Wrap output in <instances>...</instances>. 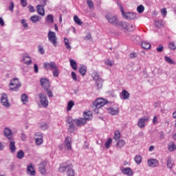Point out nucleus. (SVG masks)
Returning a JSON list of instances; mask_svg holds the SVG:
<instances>
[{"instance_id": "nucleus-15", "label": "nucleus", "mask_w": 176, "mask_h": 176, "mask_svg": "<svg viewBox=\"0 0 176 176\" xmlns=\"http://www.w3.org/2000/svg\"><path fill=\"white\" fill-rule=\"evenodd\" d=\"M34 140L36 145H41L43 142V136L41 133H36L34 136Z\"/></svg>"}, {"instance_id": "nucleus-31", "label": "nucleus", "mask_w": 176, "mask_h": 176, "mask_svg": "<svg viewBox=\"0 0 176 176\" xmlns=\"http://www.w3.org/2000/svg\"><path fill=\"white\" fill-rule=\"evenodd\" d=\"M10 149L12 153H14V152H16V145L14 142H10Z\"/></svg>"}, {"instance_id": "nucleus-45", "label": "nucleus", "mask_w": 176, "mask_h": 176, "mask_svg": "<svg viewBox=\"0 0 176 176\" xmlns=\"http://www.w3.org/2000/svg\"><path fill=\"white\" fill-rule=\"evenodd\" d=\"M134 30H135V26L133 24L128 23V28L126 31L133 32Z\"/></svg>"}, {"instance_id": "nucleus-63", "label": "nucleus", "mask_w": 176, "mask_h": 176, "mask_svg": "<svg viewBox=\"0 0 176 176\" xmlns=\"http://www.w3.org/2000/svg\"><path fill=\"white\" fill-rule=\"evenodd\" d=\"M153 124H157V116H154L153 120Z\"/></svg>"}, {"instance_id": "nucleus-61", "label": "nucleus", "mask_w": 176, "mask_h": 176, "mask_svg": "<svg viewBox=\"0 0 176 176\" xmlns=\"http://www.w3.org/2000/svg\"><path fill=\"white\" fill-rule=\"evenodd\" d=\"M38 52L39 53H41V54H43V47L38 45Z\"/></svg>"}, {"instance_id": "nucleus-64", "label": "nucleus", "mask_w": 176, "mask_h": 176, "mask_svg": "<svg viewBox=\"0 0 176 176\" xmlns=\"http://www.w3.org/2000/svg\"><path fill=\"white\" fill-rule=\"evenodd\" d=\"M40 83H41V86L43 87V85H45V78H41Z\"/></svg>"}, {"instance_id": "nucleus-9", "label": "nucleus", "mask_w": 176, "mask_h": 176, "mask_svg": "<svg viewBox=\"0 0 176 176\" xmlns=\"http://www.w3.org/2000/svg\"><path fill=\"white\" fill-rule=\"evenodd\" d=\"M74 122L77 127H82V126H85V124L87 123L86 119H84L83 118L75 119Z\"/></svg>"}, {"instance_id": "nucleus-47", "label": "nucleus", "mask_w": 176, "mask_h": 176, "mask_svg": "<svg viewBox=\"0 0 176 176\" xmlns=\"http://www.w3.org/2000/svg\"><path fill=\"white\" fill-rule=\"evenodd\" d=\"M52 74H53V76H54L55 78H58V75H60V72L58 71V68L54 69Z\"/></svg>"}, {"instance_id": "nucleus-6", "label": "nucleus", "mask_w": 176, "mask_h": 176, "mask_svg": "<svg viewBox=\"0 0 176 176\" xmlns=\"http://www.w3.org/2000/svg\"><path fill=\"white\" fill-rule=\"evenodd\" d=\"M45 85L47 96L50 98L54 97L53 91H52V89H50V81H49L47 78H45Z\"/></svg>"}, {"instance_id": "nucleus-55", "label": "nucleus", "mask_w": 176, "mask_h": 176, "mask_svg": "<svg viewBox=\"0 0 176 176\" xmlns=\"http://www.w3.org/2000/svg\"><path fill=\"white\" fill-rule=\"evenodd\" d=\"M13 9H14V3H13V1H12L10 3L9 10H10V12H13Z\"/></svg>"}, {"instance_id": "nucleus-3", "label": "nucleus", "mask_w": 176, "mask_h": 176, "mask_svg": "<svg viewBox=\"0 0 176 176\" xmlns=\"http://www.w3.org/2000/svg\"><path fill=\"white\" fill-rule=\"evenodd\" d=\"M10 89L16 91L17 89L21 87V83L19 81V78H13L10 82Z\"/></svg>"}, {"instance_id": "nucleus-8", "label": "nucleus", "mask_w": 176, "mask_h": 176, "mask_svg": "<svg viewBox=\"0 0 176 176\" xmlns=\"http://www.w3.org/2000/svg\"><path fill=\"white\" fill-rule=\"evenodd\" d=\"M1 102L3 107H6V108H9V107H10L9 100L8 99V95L6 94H1Z\"/></svg>"}, {"instance_id": "nucleus-19", "label": "nucleus", "mask_w": 176, "mask_h": 176, "mask_svg": "<svg viewBox=\"0 0 176 176\" xmlns=\"http://www.w3.org/2000/svg\"><path fill=\"white\" fill-rule=\"evenodd\" d=\"M116 25H118V27H122L123 30H126L127 31L129 23H127V22L118 21V22H117L116 23Z\"/></svg>"}, {"instance_id": "nucleus-20", "label": "nucleus", "mask_w": 176, "mask_h": 176, "mask_svg": "<svg viewBox=\"0 0 176 176\" xmlns=\"http://www.w3.org/2000/svg\"><path fill=\"white\" fill-rule=\"evenodd\" d=\"M67 123L69 124L68 128L69 133H74V131H75V124L72 123V120L69 118L67 120Z\"/></svg>"}, {"instance_id": "nucleus-7", "label": "nucleus", "mask_w": 176, "mask_h": 176, "mask_svg": "<svg viewBox=\"0 0 176 176\" xmlns=\"http://www.w3.org/2000/svg\"><path fill=\"white\" fill-rule=\"evenodd\" d=\"M148 122H149V117L146 116L139 119L138 126L140 129H144V127H145V123H148Z\"/></svg>"}, {"instance_id": "nucleus-30", "label": "nucleus", "mask_w": 176, "mask_h": 176, "mask_svg": "<svg viewBox=\"0 0 176 176\" xmlns=\"http://www.w3.org/2000/svg\"><path fill=\"white\" fill-rule=\"evenodd\" d=\"M23 63H25V64H26L27 65H30L32 61L31 60V58L30 56H25L23 58Z\"/></svg>"}, {"instance_id": "nucleus-21", "label": "nucleus", "mask_w": 176, "mask_h": 176, "mask_svg": "<svg viewBox=\"0 0 176 176\" xmlns=\"http://www.w3.org/2000/svg\"><path fill=\"white\" fill-rule=\"evenodd\" d=\"M67 168H69V170L72 168V164H64L63 166H62L59 168V171H60V173H64V171H65V170H67Z\"/></svg>"}, {"instance_id": "nucleus-54", "label": "nucleus", "mask_w": 176, "mask_h": 176, "mask_svg": "<svg viewBox=\"0 0 176 176\" xmlns=\"http://www.w3.org/2000/svg\"><path fill=\"white\" fill-rule=\"evenodd\" d=\"M21 5L23 8H25L28 5L27 0H21Z\"/></svg>"}, {"instance_id": "nucleus-35", "label": "nucleus", "mask_w": 176, "mask_h": 176, "mask_svg": "<svg viewBox=\"0 0 176 176\" xmlns=\"http://www.w3.org/2000/svg\"><path fill=\"white\" fill-rule=\"evenodd\" d=\"M173 166H174V162H173L171 158H168V160H167V167L168 168H173Z\"/></svg>"}, {"instance_id": "nucleus-37", "label": "nucleus", "mask_w": 176, "mask_h": 176, "mask_svg": "<svg viewBox=\"0 0 176 176\" xmlns=\"http://www.w3.org/2000/svg\"><path fill=\"white\" fill-rule=\"evenodd\" d=\"M74 105H75V102H74L72 100H70L67 104V111H71Z\"/></svg>"}, {"instance_id": "nucleus-59", "label": "nucleus", "mask_w": 176, "mask_h": 176, "mask_svg": "<svg viewBox=\"0 0 176 176\" xmlns=\"http://www.w3.org/2000/svg\"><path fill=\"white\" fill-rule=\"evenodd\" d=\"M109 113L112 116L118 115L119 113V111H109Z\"/></svg>"}, {"instance_id": "nucleus-46", "label": "nucleus", "mask_w": 176, "mask_h": 176, "mask_svg": "<svg viewBox=\"0 0 176 176\" xmlns=\"http://www.w3.org/2000/svg\"><path fill=\"white\" fill-rule=\"evenodd\" d=\"M87 5L89 6V9H94V3L91 0H87Z\"/></svg>"}, {"instance_id": "nucleus-62", "label": "nucleus", "mask_w": 176, "mask_h": 176, "mask_svg": "<svg viewBox=\"0 0 176 176\" xmlns=\"http://www.w3.org/2000/svg\"><path fill=\"white\" fill-rule=\"evenodd\" d=\"M129 57L130 58H135V57H137V55L135 54V53H131L129 54Z\"/></svg>"}, {"instance_id": "nucleus-16", "label": "nucleus", "mask_w": 176, "mask_h": 176, "mask_svg": "<svg viewBox=\"0 0 176 176\" xmlns=\"http://www.w3.org/2000/svg\"><path fill=\"white\" fill-rule=\"evenodd\" d=\"M4 135L8 140H12V138H13V133H12V131L9 129V128L4 129Z\"/></svg>"}, {"instance_id": "nucleus-24", "label": "nucleus", "mask_w": 176, "mask_h": 176, "mask_svg": "<svg viewBox=\"0 0 176 176\" xmlns=\"http://www.w3.org/2000/svg\"><path fill=\"white\" fill-rule=\"evenodd\" d=\"M121 96L123 100H129L130 98V94L126 89L122 90Z\"/></svg>"}, {"instance_id": "nucleus-23", "label": "nucleus", "mask_w": 176, "mask_h": 176, "mask_svg": "<svg viewBox=\"0 0 176 176\" xmlns=\"http://www.w3.org/2000/svg\"><path fill=\"white\" fill-rule=\"evenodd\" d=\"M79 72L82 76H85L86 75V72H87V67L85 65H80L79 67Z\"/></svg>"}, {"instance_id": "nucleus-49", "label": "nucleus", "mask_w": 176, "mask_h": 176, "mask_svg": "<svg viewBox=\"0 0 176 176\" xmlns=\"http://www.w3.org/2000/svg\"><path fill=\"white\" fill-rule=\"evenodd\" d=\"M155 24L156 27H158V28L163 27V21L162 20L155 21Z\"/></svg>"}, {"instance_id": "nucleus-25", "label": "nucleus", "mask_w": 176, "mask_h": 176, "mask_svg": "<svg viewBox=\"0 0 176 176\" xmlns=\"http://www.w3.org/2000/svg\"><path fill=\"white\" fill-rule=\"evenodd\" d=\"M126 145V142L124 140H119L116 144V148H123Z\"/></svg>"}, {"instance_id": "nucleus-27", "label": "nucleus", "mask_w": 176, "mask_h": 176, "mask_svg": "<svg viewBox=\"0 0 176 176\" xmlns=\"http://www.w3.org/2000/svg\"><path fill=\"white\" fill-rule=\"evenodd\" d=\"M70 65L74 71H76L78 69V64L76 63V61L74 59H70Z\"/></svg>"}, {"instance_id": "nucleus-51", "label": "nucleus", "mask_w": 176, "mask_h": 176, "mask_svg": "<svg viewBox=\"0 0 176 176\" xmlns=\"http://www.w3.org/2000/svg\"><path fill=\"white\" fill-rule=\"evenodd\" d=\"M47 21H48V23H53V15L52 14H49L47 16Z\"/></svg>"}, {"instance_id": "nucleus-40", "label": "nucleus", "mask_w": 176, "mask_h": 176, "mask_svg": "<svg viewBox=\"0 0 176 176\" xmlns=\"http://www.w3.org/2000/svg\"><path fill=\"white\" fill-rule=\"evenodd\" d=\"M104 64H106V65H109V67H112L115 64V62L113 60H111L110 59H107Z\"/></svg>"}, {"instance_id": "nucleus-29", "label": "nucleus", "mask_w": 176, "mask_h": 176, "mask_svg": "<svg viewBox=\"0 0 176 176\" xmlns=\"http://www.w3.org/2000/svg\"><path fill=\"white\" fill-rule=\"evenodd\" d=\"M74 23H76V24H77L78 25H82V24H83V22H82L80 19H79V16H78L77 15H75L74 16Z\"/></svg>"}, {"instance_id": "nucleus-44", "label": "nucleus", "mask_w": 176, "mask_h": 176, "mask_svg": "<svg viewBox=\"0 0 176 176\" xmlns=\"http://www.w3.org/2000/svg\"><path fill=\"white\" fill-rule=\"evenodd\" d=\"M120 138V132L119 131H116L114 133V140L118 141Z\"/></svg>"}, {"instance_id": "nucleus-39", "label": "nucleus", "mask_w": 176, "mask_h": 176, "mask_svg": "<svg viewBox=\"0 0 176 176\" xmlns=\"http://www.w3.org/2000/svg\"><path fill=\"white\" fill-rule=\"evenodd\" d=\"M30 20L32 23H36L39 21V16L38 15H33L30 17Z\"/></svg>"}, {"instance_id": "nucleus-28", "label": "nucleus", "mask_w": 176, "mask_h": 176, "mask_svg": "<svg viewBox=\"0 0 176 176\" xmlns=\"http://www.w3.org/2000/svg\"><path fill=\"white\" fill-rule=\"evenodd\" d=\"M21 100L23 102V104H27L28 102V96L27 94H23L21 95Z\"/></svg>"}, {"instance_id": "nucleus-33", "label": "nucleus", "mask_w": 176, "mask_h": 176, "mask_svg": "<svg viewBox=\"0 0 176 176\" xmlns=\"http://www.w3.org/2000/svg\"><path fill=\"white\" fill-rule=\"evenodd\" d=\"M134 160L137 164H140L141 162H142V157L140 155H135Z\"/></svg>"}, {"instance_id": "nucleus-57", "label": "nucleus", "mask_w": 176, "mask_h": 176, "mask_svg": "<svg viewBox=\"0 0 176 176\" xmlns=\"http://www.w3.org/2000/svg\"><path fill=\"white\" fill-rule=\"evenodd\" d=\"M21 23H22V25H23L25 28H28V24H27L25 19H22Z\"/></svg>"}, {"instance_id": "nucleus-50", "label": "nucleus", "mask_w": 176, "mask_h": 176, "mask_svg": "<svg viewBox=\"0 0 176 176\" xmlns=\"http://www.w3.org/2000/svg\"><path fill=\"white\" fill-rule=\"evenodd\" d=\"M38 170L40 173L42 174H45V166H43V164H41L38 166Z\"/></svg>"}, {"instance_id": "nucleus-34", "label": "nucleus", "mask_w": 176, "mask_h": 176, "mask_svg": "<svg viewBox=\"0 0 176 176\" xmlns=\"http://www.w3.org/2000/svg\"><path fill=\"white\" fill-rule=\"evenodd\" d=\"M39 98L41 105L45 107V94H39Z\"/></svg>"}, {"instance_id": "nucleus-42", "label": "nucleus", "mask_w": 176, "mask_h": 176, "mask_svg": "<svg viewBox=\"0 0 176 176\" xmlns=\"http://www.w3.org/2000/svg\"><path fill=\"white\" fill-rule=\"evenodd\" d=\"M67 176H75V170H74V169H72V168L68 169L67 171Z\"/></svg>"}, {"instance_id": "nucleus-38", "label": "nucleus", "mask_w": 176, "mask_h": 176, "mask_svg": "<svg viewBox=\"0 0 176 176\" xmlns=\"http://www.w3.org/2000/svg\"><path fill=\"white\" fill-rule=\"evenodd\" d=\"M111 144H112V138H110L105 142V148H107V149H109Z\"/></svg>"}, {"instance_id": "nucleus-5", "label": "nucleus", "mask_w": 176, "mask_h": 176, "mask_svg": "<svg viewBox=\"0 0 176 176\" xmlns=\"http://www.w3.org/2000/svg\"><path fill=\"white\" fill-rule=\"evenodd\" d=\"M107 20L108 21L110 24H115L116 25L117 23H119V21L118 20V17L115 15H113L111 14H107L105 16Z\"/></svg>"}, {"instance_id": "nucleus-26", "label": "nucleus", "mask_w": 176, "mask_h": 176, "mask_svg": "<svg viewBox=\"0 0 176 176\" xmlns=\"http://www.w3.org/2000/svg\"><path fill=\"white\" fill-rule=\"evenodd\" d=\"M63 42L65 43L66 49H67L68 50H71L72 47L71 45L69 44V40L67 38L65 37L63 38Z\"/></svg>"}, {"instance_id": "nucleus-18", "label": "nucleus", "mask_w": 176, "mask_h": 176, "mask_svg": "<svg viewBox=\"0 0 176 176\" xmlns=\"http://www.w3.org/2000/svg\"><path fill=\"white\" fill-rule=\"evenodd\" d=\"M45 67L46 69H56L57 65H56V63L54 62H51L50 63H45Z\"/></svg>"}, {"instance_id": "nucleus-12", "label": "nucleus", "mask_w": 176, "mask_h": 176, "mask_svg": "<svg viewBox=\"0 0 176 176\" xmlns=\"http://www.w3.org/2000/svg\"><path fill=\"white\" fill-rule=\"evenodd\" d=\"M120 170L124 175L133 176V170L131 168H120Z\"/></svg>"}, {"instance_id": "nucleus-10", "label": "nucleus", "mask_w": 176, "mask_h": 176, "mask_svg": "<svg viewBox=\"0 0 176 176\" xmlns=\"http://www.w3.org/2000/svg\"><path fill=\"white\" fill-rule=\"evenodd\" d=\"M27 174L31 176L36 175V172L35 171V168H34V166L32 165V164H30L29 165H28Z\"/></svg>"}, {"instance_id": "nucleus-43", "label": "nucleus", "mask_w": 176, "mask_h": 176, "mask_svg": "<svg viewBox=\"0 0 176 176\" xmlns=\"http://www.w3.org/2000/svg\"><path fill=\"white\" fill-rule=\"evenodd\" d=\"M24 151H19L18 153H17V154H16V157L18 158V159H23V157H24Z\"/></svg>"}, {"instance_id": "nucleus-4", "label": "nucleus", "mask_w": 176, "mask_h": 176, "mask_svg": "<svg viewBox=\"0 0 176 176\" xmlns=\"http://www.w3.org/2000/svg\"><path fill=\"white\" fill-rule=\"evenodd\" d=\"M48 40L56 47L57 46V37L56 36V32L50 31L48 32Z\"/></svg>"}, {"instance_id": "nucleus-53", "label": "nucleus", "mask_w": 176, "mask_h": 176, "mask_svg": "<svg viewBox=\"0 0 176 176\" xmlns=\"http://www.w3.org/2000/svg\"><path fill=\"white\" fill-rule=\"evenodd\" d=\"M72 78L73 80H75L76 82V80H78L76 73H75V72H72Z\"/></svg>"}, {"instance_id": "nucleus-58", "label": "nucleus", "mask_w": 176, "mask_h": 176, "mask_svg": "<svg viewBox=\"0 0 176 176\" xmlns=\"http://www.w3.org/2000/svg\"><path fill=\"white\" fill-rule=\"evenodd\" d=\"M28 9L30 10V12H31V13H34V12H35V8H34V6L30 5L28 6Z\"/></svg>"}, {"instance_id": "nucleus-2", "label": "nucleus", "mask_w": 176, "mask_h": 176, "mask_svg": "<svg viewBox=\"0 0 176 176\" xmlns=\"http://www.w3.org/2000/svg\"><path fill=\"white\" fill-rule=\"evenodd\" d=\"M118 6L120 9L122 15L124 17V19H126V20H133V19H135V14L132 13V12L125 13L124 10L123 9V6H122V4L118 3Z\"/></svg>"}, {"instance_id": "nucleus-60", "label": "nucleus", "mask_w": 176, "mask_h": 176, "mask_svg": "<svg viewBox=\"0 0 176 176\" xmlns=\"http://www.w3.org/2000/svg\"><path fill=\"white\" fill-rule=\"evenodd\" d=\"M164 47L162 45H160L158 48H157V52H163Z\"/></svg>"}, {"instance_id": "nucleus-17", "label": "nucleus", "mask_w": 176, "mask_h": 176, "mask_svg": "<svg viewBox=\"0 0 176 176\" xmlns=\"http://www.w3.org/2000/svg\"><path fill=\"white\" fill-rule=\"evenodd\" d=\"M96 79V86L98 87V89H102V85L104 83V80H102V78L96 76L95 77Z\"/></svg>"}, {"instance_id": "nucleus-48", "label": "nucleus", "mask_w": 176, "mask_h": 176, "mask_svg": "<svg viewBox=\"0 0 176 176\" xmlns=\"http://www.w3.org/2000/svg\"><path fill=\"white\" fill-rule=\"evenodd\" d=\"M137 10H138V13H142L144 12V10H145V8L144 7V6L140 5V6H138Z\"/></svg>"}, {"instance_id": "nucleus-14", "label": "nucleus", "mask_w": 176, "mask_h": 176, "mask_svg": "<svg viewBox=\"0 0 176 176\" xmlns=\"http://www.w3.org/2000/svg\"><path fill=\"white\" fill-rule=\"evenodd\" d=\"M65 146L67 147V148L68 149V151H71V149H72V138H71V137L67 136L65 138Z\"/></svg>"}, {"instance_id": "nucleus-1", "label": "nucleus", "mask_w": 176, "mask_h": 176, "mask_svg": "<svg viewBox=\"0 0 176 176\" xmlns=\"http://www.w3.org/2000/svg\"><path fill=\"white\" fill-rule=\"evenodd\" d=\"M107 104H109V101L102 98H98L94 102L93 107L95 108L96 110L101 109L102 107H105Z\"/></svg>"}, {"instance_id": "nucleus-52", "label": "nucleus", "mask_w": 176, "mask_h": 176, "mask_svg": "<svg viewBox=\"0 0 176 176\" xmlns=\"http://www.w3.org/2000/svg\"><path fill=\"white\" fill-rule=\"evenodd\" d=\"M168 47H169V49H171L172 50H175V49H176V46H175V44H174V43H170L168 44Z\"/></svg>"}, {"instance_id": "nucleus-56", "label": "nucleus", "mask_w": 176, "mask_h": 176, "mask_svg": "<svg viewBox=\"0 0 176 176\" xmlns=\"http://www.w3.org/2000/svg\"><path fill=\"white\" fill-rule=\"evenodd\" d=\"M161 13L163 16H167V9H166V8L162 9Z\"/></svg>"}, {"instance_id": "nucleus-11", "label": "nucleus", "mask_w": 176, "mask_h": 176, "mask_svg": "<svg viewBox=\"0 0 176 176\" xmlns=\"http://www.w3.org/2000/svg\"><path fill=\"white\" fill-rule=\"evenodd\" d=\"M147 164L148 167H157V166H159V160L156 159H149L147 161Z\"/></svg>"}, {"instance_id": "nucleus-41", "label": "nucleus", "mask_w": 176, "mask_h": 176, "mask_svg": "<svg viewBox=\"0 0 176 176\" xmlns=\"http://www.w3.org/2000/svg\"><path fill=\"white\" fill-rule=\"evenodd\" d=\"M164 59L166 61V63H168V64H173V65H174V64H175L174 60H173V59H171V58H170L168 56H164Z\"/></svg>"}, {"instance_id": "nucleus-22", "label": "nucleus", "mask_w": 176, "mask_h": 176, "mask_svg": "<svg viewBox=\"0 0 176 176\" xmlns=\"http://www.w3.org/2000/svg\"><path fill=\"white\" fill-rule=\"evenodd\" d=\"M36 10L38 14L41 16H44L45 15V8L42 5H38L36 6Z\"/></svg>"}, {"instance_id": "nucleus-13", "label": "nucleus", "mask_w": 176, "mask_h": 176, "mask_svg": "<svg viewBox=\"0 0 176 176\" xmlns=\"http://www.w3.org/2000/svg\"><path fill=\"white\" fill-rule=\"evenodd\" d=\"M82 118L85 119V122H87L89 120H91V119H93V113H91V111H85L83 113Z\"/></svg>"}, {"instance_id": "nucleus-32", "label": "nucleus", "mask_w": 176, "mask_h": 176, "mask_svg": "<svg viewBox=\"0 0 176 176\" xmlns=\"http://www.w3.org/2000/svg\"><path fill=\"white\" fill-rule=\"evenodd\" d=\"M142 47L143 49L148 50L151 47V44L146 41H142Z\"/></svg>"}, {"instance_id": "nucleus-36", "label": "nucleus", "mask_w": 176, "mask_h": 176, "mask_svg": "<svg viewBox=\"0 0 176 176\" xmlns=\"http://www.w3.org/2000/svg\"><path fill=\"white\" fill-rule=\"evenodd\" d=\"M168 149L169 152H174V151L176 150V145L174 143H172V144L168 146Z\"/></svg>"}]
</instances>
